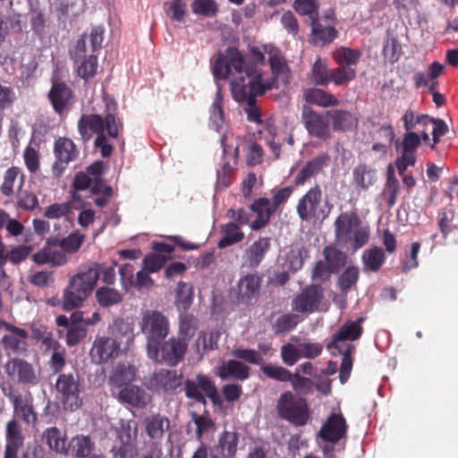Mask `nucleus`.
I'll return each instance as SVG.
<instances>
[{"label": "nucleus", "mask_w": 458, "mask_h": 458, "mask_svg": "<svg viewBox=\"0 0 458 458\" xmlns=\"http://www.w3.org/2000/svg\"><path fill=\"white\" fill-rule=\"evenodd\" d=\"M323 192L320 185L316 183L302 195L296 205V212L301 221L309 222L312 219L325 220L328 217L333 205L327 200L326 208H320Z\"/></svg>", "instance_id": "20e7f679"}, {"label": "nucleus", "mask_w": 458, "mask_h": 458, "mask_svg": "<svg viewBox=\"0 0 458 458\" xmlns=\"http://www.w3.org/2000/svg\"><path fill=\"white\" fill-rule=\"evenodd\" d=\"M301 123L310 137L327 141L332 138V129L326 113H318L311 106L301 108Z\"/></svg>", "instance_id": "6e6552de"}, {"label": "nucleus", "mask_w": 458, "mask_h": 458, "mask_svg": "<svg viewBox=\"0 0 458 458\" xmlns=\"http://www.w3.org/2000/svg\"><path fill=\"white\" fill-rule=\"evenodd\" d=\"M268 63L274 75L272 80H275L276 82V79L280 77H288V73L290 72L289 66L278 49L274 48L268 52Z\"/></svg>", "instance_id": "79ce46f5"}, {"label": "nucleus", "mask_w": 458, "mask_h": 458, "mask_svg": "<svg viewBox=\"0 0 458 458\" xmlns=\"http://www.w3.org/2000/svg\"><path fill=\"white\" fill-rule=\"evenodd\" d=\"M347 430L346 420L338 409L333 411L319 430V437L326 442L335 444L342 439Z\"/></svg>", "instance_id": "4468645a"}, {"label": "nucleus", "mask_w": 458, "mask_h": 458, "mask_svg": "<svg viewBox=\"0 0 458 458\" xmlns=\"http://www.w3.org/2000/svg\"><path fill=\"white\" fill-rule=\"evenodd\" d=\"M117 400L135 408H144L150 403L151 396L144 388L130 385L119 391Z\"/></svg>", "instance_id": "4be33fe9"}, {"label": "nucleus", "mask_w": 458, "mask_h": 458, "mask_svg": "<svg viewBox=\"0 0 458 458\" xmlns=\"http://www.w3.org/2000/svg\"><path fill=\"white\" fill-rule=\"evenodd\" d=\"M71 209L72 206L70 202L55 203L46 208L44 216L48 219H58L67 216L71 212Z\"/></svg>", "instance_id": "338daca9"}, {"label": "nucleus", "mask_w": 458, "mask_h": 458, "mask_svg": "<svg viewBox=\"0 0 458 458\" xmlns=\"http://www.w3.org/2000/svg\"><path fill=\"white\" fill-rule=\"evenodd\" d=\"M191 10L195 14L213 17L216 15L219 8L215 0H195L191 4Z\"/></svg>", "instance_id": "13d9d810"}, {"label": "nucleus", "mask_w": 458, "mask_h": 458, "mask_svg": "<svg viewBox=\"0 0 458 458\" xmlns=\"http://www.w3.org/2000/svg\"><path fill=\"white\" fill-rule=\"evenodd\" d=\"M86 298V296H82L74 289H71L69 285L63 295L62 308L65 311H71L79 308Z\"/></svg>", "instance_id": "052dcab7"}, {"label": "nucleus", "mask_w": 458, "mask_h": 458, "mask_svg": "<svg viewBox=\"0 0 458 458\" xmlns=\"http://www.w3.org/2000/svg\"><path fill=\"white\" fill-rule=\"evenodd\" d=\"M54 153L55 161L52 165V172L55 177H60L68 164L77 158L79 151L71 139L59 138L55 141Z\"/></svg>", "instance_id": "f8f14e48"}, {"label": "nucleus", "mask_w": 458, "mask_h": 458, "mask_svg": "<svg viewBox=\"0 0 458 458\" xmlns=\"http://www.w3.org/2000/svg\"><path fill=\"white\" fill-rule=\"evenodd\" d=\"M140 325L141 331L147 338V352L156 356V346L169 333V323L166 317H143Z\"/></svg>", "instance_id": "9b49d317"}, {"label": "nucleus", "mask_w": 458, "mask_h": 458, "mask_svg": "<svg viewBox=\"0 0 458 458\" xmlns=\"http://www.w3.org/2000/svg\"><path fill=\"white\" fill-rule=\"evenodd\" d=\"M138 428L135 423L128 421L121 426L118 433V443L136 444Z\"/></svg>", "instance_id": "69168bd1"}, {"label": "nucleus", "mask_w": 458, "mask_h": 458, "mask_svg": "<svg viewBox=\"0 0 458 458\" xmlns=\"http://www.w3.org/2000/svg\"><path fill=\"white\" fill-rule=\"evenodd\" d=\"M85 235L78 231L70 233L68 236L61 239V249L70 254L77 252L82 246Z\"/></svg>", "instance_id": "4d7b16f0"}, {"label": "nucleus", "mask_w": 458, "mask_h": 458, "mask_svg": "<svg viewBox=\"0 0 458 458\" xmlns=\"http://www.w3.org/2000/svg\"><path fill=\"white\" fill-rule=\"evenodd\" d=\"M327 114L335 131H350L358 124L355 114L347 110L331 109L327 111Z\"/></svg>", "instance_id": "393cba45"}, {"label": "nucleus", "mask_w": 458, "mask_h": 458, "mask_svg": "<svg viewBox=\"0 0 458 458\" xmlns=\"http://www.w3.org/2000/svg\"><path fill=\"white\" fill-rule=\"evenodd\" d=\"M6 370L8 374L17 376L19 380L25 383H31L36 379L31 365L21 360L9 361L6 365Z\"/></svg>", "instance_id": "4c0bfd02"}, {"label": "nucleus", "mask_w": 458, "mask_h": 458, "mask_svg": "<svg viewBox=\"0 0 458 458\" xmlns=\"http://www.w3.org/2000/svg\"><path fill=\"white\" fill-rule=\"evenodd\" d=\"M95 447L94 442L89 436L77 435L73 437L67 446V455L77 458H85L90 454Z\"/></svg>", "instance_id": "c756f323"}, {"label": "nucleus", "mask_w": 458, "mask_h": 458, "mask_svg": "<svg viewBox=\"0 0 458 458\" xmlns=\"http://www.w3.org/2000/svg\"><path fill=\"white\" fill-rule=\"evenodd\" d=\"M330 70L327 62L318 59L312 65L310 78L318 86H326L329 83Z\"/></svg>", "instance_id": "5fc2aeb1"}, {"label": "nucleus", "mask_w": 458, "mask_h": 458, "mask_svg": "<svg viewBox=\"0 0 458 458\" xmlns=\"http://www.w3.org/2000/svg\"><path fill=\"white\" fill-rule=\"evenodd\" d=\"M361 260L364 269L377 272L385 263V252L381 248L377 246L370 248L363 252Z\"/></svg>", "instance_id": "a19ab883"}, {"label": "nucleus", "mask_w": 458, "mask_h": 458, "mask_svg": "<svg viewBox=\"0 0 458 458\" xmlns=\"http://www.w3.org/2000/svg\"><path fill=\"white\" fill-rule=\"evenodd\" d=\"M399 189L400 183L395 176L394 169L392 165H389L387 166L386 181L382 191V195L389 208H392L396 203Z\"/></svg>", "instance_id": "58836bf2"}, {"label": "nucleus", "mask_w": 458, "mask_h": 458, "mask_svg": "<svg viewBox=\"0 0 458 458\" xmlns=\"http://www.w3.org/2000/svg\"><path fill=\"white\" fill-rule=\"evenodd\" d=\"M249 367L238 360H229L224 362L217 368L216 374L223 379L227 377H235L244 380L249 377Z\"/></svg>", "instance_id": "72a5a7b5"}, {"label": "nucleus", "mask_w": 458, "mask_h": 458, "mask_svg": "<svg viewBox=\"0 0 458 458\" xmlns=\"http://www.w3.org/2000/svg\"><path fill=\"white\" fill-rule=\"evenodd\" d=\"M250 209L257 217L250 224L252 231H259L266 227L271 216L276 213L275 209L270 205V199L260 197L255 199L250 206Z\"/></svg>", "instance_id": "aec40b11"}, {"label": "nucleus", "mask_w": 458, "mask_h": 458, "mask_svg": "<svg viewBox=\"0 0 458 458\" xmlns=\"http://www.w3.org/2000/svg\"><path fill=\"white\" fill-rule=\"evenodd\" d=\"M98 281V273L91 267L71 277L69 285L82 296H89Z\"/></svg>", "instance_id": "b1692460"}, {"label": "nucleus", "mask_w": 458, "mask_h": 458, "mask_svg": "<svg viewBox=\"0 0 458 458\" xmlns=\"http://www.w3.org/2000/svg\"><path fill=\"white\" fill-rule=\"evenodd\" d=\"M356 77V71L352 67H345L338 65V67L331 69L329 74V82L335 85H344Z\"/></svg>", "instance_id": "603ef678"}, {"label": "nucleus", "mask_w": 458, "mask_h": 458, "mask_svg": "<svg viewBox=\"0 0 458 458\" xmlns=\"http://www.w3.org/2000/svg\"><path fill=\"white\" fill-rule=\"evenodd\" d=\"M144 424L147 435L155 443H159L165 433L170 428L169 419L160 414L146 418Z\"/></svg>", "instance_id": "bb28decb"}, {"label": "nucleus", "mask_w": 458, "mask_h": 458, "mask_svg": "<svg viewBox=\"0 0 458 458\" xmlns=\"http://www.w3.org/2000/svg\"><path fill=\"white\" fill-rule=\"evenodd\" d=\"M56 399L64 409L75 411L82 403L78 380L72 374H61L55 382Z\"/></svg>", "instance_id": "9d476101"}, {"label": "nucleus", "mask_w": 458, "mask_h": 458, "mask_svg": "<svg viewBox=\"0 0 458 458\" xmlns=\"http://www.w3.org/2000/svg\"><path fill=\"white\" fill-rule=\"evenodd\" d=\"M456 210L452 205L441 208L437 213V225L439 231L445 239L450 233L458 229V224H454Z\"/></svg>", "instance_id": "e433bc0d"}, {"label": "nucleus", "mask_w": 458, "mask_h": 458, "mask_svg": "<svg viewBox=\"0 0 458 458\" xmlns=\"http://www.w3.org/2000/svg\"><path fill=\"white\" fill-rule=\"evenodd\" d=\"M86 34H82L74 47L70 49L69 55L77 65L78 76L85 81H89L96 75L98 64L97 54H88L89 49L86 46Z\"/></svg>", "instance_id": "423d86ee"}, {"label": "nucleus", "mask_w": 458, "mask_h": 458, "mask_svg": "<svg viewBox=\"0 0 458 458\" xmlns=\"http://www.w3.org/2000/svg\"><path fill=\"white\" fill-rule=\"evenodd\" d=\"M14 412L21 416L26 422H35L37 418L33 411L32 405L29 400L21 396H15L13 399Z\"/></svg>", "instance_id": "6e6d98bb"}, {"label": "nucleus", "mask_w": 458, "mask_h": 458, "mask_svg": "<svg viewBox=\"0 0 458 458\" xmlns=\"http://www.w3.org/2000/svg\"><path fill=\"white\" fill-rule=\"evenodd\" d=\"M360 224L356 212L340 214L334 224L336 242L352 251L362 248L368 243L370 232L368 226H361Z\"/></svg>", "instance_id": "f03ea898"}, {"label": "nucleus", "mask_w": 458, "mask_h": 458, "mask_svg": "<svg viewBox=\"0 0 458 458\" xmlns=\"http://www.w3.org/2000/svg\"><path fill=\"white\" fill-rule=\"evenodd\" d=\"M182 385V375L175 370L159 369L148 382V389L163 394L174 393Z\"/></svg>", "instance_id": "ddd939ff"}, {"label": "nucleus", "mask_w": 458, "mask_h": 458, "mask_svg": "<svg viewBox=\"0 0 458 458\" xmlns=\"http://www.w3.org/2000/svg\"><path fill=\"white\" fill-rule=\"evenodd\" d=\"M43 439L51 450L67 455L66 435L61 429L55 427L47 428L43 433Z\"/></svg>", "instance_id": "c85d7f7f"}, {"label": "nucleus", "mask_w": 458, "mask_h": 458, "mask_svg": "<svg viewBox=\"0 0 458 458\" xmlns=\"http://www.w3.org/2000/svg\"><path fill=\"white\" fill-rule=\"evenodd\" d=\"M0 327L9 331V334L5 335L3 338V343L6 349L13 351L24 350V341L27 337V333L23 329L2 322L0 323Z\"/></svg>", "instance_id": "2f4dec72"}, {"label": "nucleus", "mask_w": 458, "mask_h": 458, "mask_svg": "<svg viewBox=\"0 0 458 458\" xmlns=\"http://www.w3.org/2000/svg\"><path fill=\"white\" fill-rule=\"evenodd\" d=\"M304 99L310 104H314L323 107L335 106L339 105V99L331 93L321 89H308L304 92Z\"/></svg>", "instance_id": "473e14b6"}, {"label": "nucleus", "mask_w": 458, "mask_h": 458, "mask_svg": "<svg viewBox=\"0 0 458 458\" xmlns=\"http://www.w3.org/2000/svg\"><path fill=\"white\" fill-rule=\"evenodd\" d=\"M333 56L338 65L352 67L358 64L361 52L359 49L341 47L335 50Z\"/></svg>", "instance_id": "c03bdc74"}, {"label": "nucleus", "mask_w": 458, "mask_h": 458, "mask_svg": "<svg viewBox=\"0 0 458 458\" xmlns=\"http://www.w3.org/2000/svg\"><path fill=\"white\" fill-rule=\"evenodd\" d=\"M323 297V291L318 285H309L293 300V308L299 312H315Z\"/></svg>", "instance_id": "dca6fc26"}, {"label": "nucleus", "mask_w": 458, "mask_h": 458, "mask_svg": "<svg viewBox=\"0 0 458 458\" xmlns=\"http://www.w3.org/2000/svg\"><path fill=\"white\" fill-rule=\"evenodd\" d=\"M324 261L336 274L345 265L347 256L342 250L333 247L326 246L323 249Z\"/></svg>", "instance_id": "37998d69"}, {"label": "nucleus", "mask_w": 458, "mask_h": 458, "mask_svg": "<svg viewBox=\"0 0 458 458\" xmlns=\"http://www.w3.org/2000/svg\"><path fill=\"white\" fill-rule=\"evenodd\" d=\"M156 347V356L148 352L149 359L157 362H164L169 366H176L183 360L188 349V343L183 338L173 336L165 342L161 341Z\"/></svg>", "instance_id": "1a4fd4ad"}, {"label": "nucleus", "mask_w": 458, "mask_h": 458, "mask_svg": "<svg viewBox=\"0 0 458 458\" xmlns=\"http://www.w3.org/2000/svg\"><path fill=\"white\" fill-rule=\"evenodd\" d=\"M96 299L101 307H110L122 301V294L115 289L107 286L99 287L96 292Z\"/></svg>", "instance_id": "de8ad7c7"}, {"label": "nucleus", "mask_w": 458, "mask_h": 458, "mask_svg": "<svg viewBox=\"0 0 458 458\" xmlns=\"http://www.w3.org/2000/svg\"><path fill=\"white\" fill-rule=\"evenodd\" d=\"M192 287L184 282H179L176 288L175 304L180 311H186L192 303Z\"/></svg>", "instance_id": "09e8293b"}, {"label": "nucleus", "mask_w": 458, "mask_h": 458, "mask_svg": "<svg viewBox=\"0 0 458 458\" xmlns=\"http://www.w3.org/2000/svg\"><path fill=\"white\" fill-rule=\"evenodd\" d=\"M16 206L24 211H34L39 206L37 194L28 190H20L16 195Z\"/></svg>", "instance_id": "864d4df0"}, {"label": "nucleus", "mask_w": 458, "mask_h": 458, "mask_svg": "<svg viewBox=\"0 0 458 458\" xmlns=\"http://www.w3.org/2000/svg\"><path fill=\"white\" fill-rule=\"evenodd\" d=\"M270 248V238L259 237L245 251L246 262L251 268H257Z\"/></svg>", "instance_id": "cd10ccee"}, {"label": "nucleus", "mask_w": 458, "mask_h": 458, "mask_svg": "<svg viewBox=\"0 0 458 458\" xmlns=\"http://www.w3.org/2000/svg\"><path fill=\"white\" fill-rule=\"evenodd\" d=\"M226 52L232 77L243 75L247 71L250 72L257 71L254 66L246 63L243 55L237 48L228 47Z\"/></svg>", "instance_id": "c9c22d12"}, {"label": "nucleus", "mask_w": 458, "mask_h": 458, "mask_svg": "<svg viewBox=\"0 0 458 458\" xmlns=\"http://www.w3.org/2000/svg\"><path fill=\"white\" fill-rule=\"evenodd\" d=\"M114 458H134L138 454L136 444L116 443L112 449Z\"/></svg>", "instance_id": "774afa93"}, {"label": "nucleus", "mask_w": 458, "mask_h": 458, "mask_svg": "<svg viewBox=\"0 0 458 458\" xmlns=\"http://www.w3.org/2000/svg\"><path fill=\"white\" fill-rule=\"evenodd\" d=\"M363 318L357 320H347L339 329L338 333L334 335L333 343L329 347L334 346L335 349L342 351L344 341H355L361 333Z\"/></svg>", "instance_id": "5701e85b"}, {"label": "nucleus", "mask_w": 458, "mask_h": 458, "mask_svg": "<svg viewBox=\"0 0 458 458\" xmlns=\"http://www.w3.org/2000/svg\"><path fill=\"white\" fill-rule=\"evenodd\" d=\"M220 446L225 456L231 457L234 455L237 450L238 437L235 432H225L221 437Z\"/></svg>", "instance_id": "0e129e2a"}, {"label": "nucleus", "mask_w": 458, "mask_h": 458, "mask_svg": "<svg viewBox=\"0 0 458 458\" xmlns=\"http://www.w3.org/2000/svg\"><path fill=\"white\" fill-rule=\"evenodd\" d=\"M333 274H335L324 260L315 262L311 270V279L318 284L328 281Z\"/></svg>", "instance_id": "bf43d9fd"}, {"label": "nucleus", "mask_w": 458, "mask_h": 458, "mask_svg": "<svg viewBox=\"0 0 458 458\" xmlns=\"http://www.w3.org/2000/svg\"><path fill=\"white\" fill-rule=\"evenodd\" d=\"M276 87L275 80L263 81L258 71L246 72L243 75H234L230 80V89L233 98L238 102L255 101L257 97L264 95Z\"/></svg>", "instance_id": "7ed1b4c3"}, {"label": "nucleus", "mask_w": 458, "mask_h": 458, "mask_svg": "<svg viewBox=\"0 0 458 458\" xmlns=\"http://www.w3.org/2000/svg\"><path fill=\"white\" fill-rule=\"evenodd\" d=\"M261 277L257 274H248L238 282V299L245 304L256 302L259 296Z\"/></svg>", "instance_id": "6ab92c4d"}, {"label": "nucleus", "mask_w": 458, "mask_h": 458, "mask_svg": "<svg viewBox=\"0 0 458 458\" xmlns=\"http://www.w3.org/2000/svg\"><path fill=\"white\" fill-rule=\"evenodd\" d=\"M56 323L67 328L68 345H75L86 336L89 323L83 319V317H57Z\"/></svg>", "instance_id": "a211bd4d"}, {"label": "nucleus", "mask_w": 458, "mask_h": 458, "mask_svg": "<svg viewBox=\"0 0 458 458\" xmlns=\"http://www.w3.org/2000/svg\"><path fill=\"white\" fill-rule=\"evenodd\" d=\"M330 162V156L327 153H321L309 160L298 172L293 180L295 186L304 185L311 177L319 174Z\"/></svg>", "instance_id": "412c9836"}, {"label": "nucleus", "mask_w": 458, "mask_h": 458, "mask_svg": "<svg viewBox=\"0 0 458 458\" xmlns=\"http://www.w3.org/2000/svg\"><path fill=\"white\" fill-rule=\"evenodd\" d=\"M360 277V269L355 266H349L338 276L336 285L341 293L347 294L352 289H356Z\"/></svg>", "instance_id": "ea45409f"}, {"label": "nucleus", "mask_w": 458, "mask_h": 458, "mask_svg": "<svg viewBox=\"0 0 458 458\" xmlns=\"http://www.w3.org/2000/svg\"><path fill=\"white\" fill-rule=\"evenodd\" d=\"M23 437L21 427L16 420H11L6 427V445L14 448H20L22 445Z\"/></svg>", "instance_id": "680f3d73"}, {"label": "nucleus", "mask_w": 458, "mask_h": 458, "mask_svg": "<svg viewBox=\"0 0 458 458\" xmlns=\"http://www.w3.org/2000/svg\"><path fill=\"white\" fill-rule=\"evenodd\" d=\"M340 352H343V359L339 377L341 382L344 384L348 380L352 368V354L354 352V346L347 344L344 350L342 349Z\"/></svg>", "instance_id": "e2e57ef3"}, {"label": "nucleus", "mask_w": 458, "mask_h": 458, "mask_svg": "<svg viewBox=\"0 0 458 458\" xmlns=\"http://www.w3.org/2000/svg\"><path fill=\"white\" fill-rule=\"evenodd\" d=\"M224 120L223 96L221 89H218L214 102L210 107V123L215 130L219 131L223 127Z\"/></svg>", "instance_id": "3c124183"}, {"label": "nucleus", "mask_w": 458, "mask_h": 458, "mask_svg": "<svg viewBox=\"0 0 458 458\" xmlns=\"http://www.w3.org/2000/svg\"><path fill=\"white\" fill-rule=\"evenodd\" d=\"M137 369L129 363L117 364L108 378V383L113 387L123 388L130 386L136 379Z\"/></svg>", "instance_id": "a878e982"}, {"label": "nucleus", "mask_w": 458, "mask_h": 458, "mask_svg": "<svg viewBox=\"0 0 458 458\" xmlns=\"http://www.w3.org/2000/svg\"><path fill=\"white\" fill-rule=\"evenodd\" d=\"M353 180L357 186L368 189L377 180L376 171L366 165H360L353 169Z\"/></svg>", "instance_id": "a18cd8bd"}, {"label": "nucleus", "mask_w": 458, "mask_h": 458, "mask_svg": "<svg viewBox=\"0 0 458 458\" xmlns=\"http://www.w3.org/2000/svg\"><path fill=\"white\" fill-rule=\"evenodd\" d=\"M47 98L54 111L58 114H63L72 106L74 101L73 91L64 81H54Z\"/></svg>", "instance_id": "2eb2a0df"}, {"label": "nucleus", "mask_w": 458, "mask_h": 458, "mask_svg": "<svg viewBox=\"0 0 458 458\" xmlns=\"http://www.w3.org/2000/svg\"><path fill=\"white\" fill-rule=\"evenodd\" d=\"M19 175L21 176V188L24 181V175L21 174V169L17 166H12L5 171L4 182L0 187V191L4 196L10 197L13 194L14 182Z\"/></svg>", "instance_id": "8fccbe9b"}, {"label": "nucleus", "mask_w": 458, "mask_h": 458, "mask_svg": "<svg viewBox=\"0 0 458 458\" xmlns=\"http://www.w3.org/2000/svg\"><path fill=\"white\" fill-rule=\"evenodd\" d=\"M123 129V123L117 115V104L114 100L106 102V114H83L78 121V131L82 141L88 142L94 134L97 138L94 146L99 148L103 157L112 155L114 148L108 143L107 136L117 139Z\"/></svg>", "instance_id": "f257e3e1"}, {"label": "nucleus", "mask_w": 458, "mask_h": 458, "mask_svg": "<svg viewBox=\"0 0 458 458\" xmlns=\"http://www.w3.org/2000/svg\"><path fill=\"white\" fill-rule=\"evenodd\" d=\"M293 8L299 15L307 16L310 21L319 16L318 0H294Z\"/></svg>", "instance_id": "49530a36"}, {"label": "nucleus", "mask_w": 458, "mask_h": 458, "mask_svg": "<svg viewBox=\"0 0 458 458\" xmlns=\"http://www.w3.org/2000/svg\"><path fill=\"white\" fill-rule=\"evenodd\" d=\"M226 136L224 135L221 138V146L223 148L224 159L220 167L216 171V188L218 190H224L230 186L232 182V177L233 174V168L228 161L225 160V155L228 152L225 145Z\"/></svg>", "instance_id": "f704fd0d"}, {"label": "nucleus", "mask_w": 458, "mask_h": 458, "mask_svg": "<svg viewBox=\"0 0 458 458\" xmlns=\"http://www.w3.org/2000/svg\"><path fill=\"white\" fill-rule=\"evenodd\" d=\"M280 416L298 426L307 423L310 412L307 403L302 398L295 397L291 392L283 394L277 403Z\"/></svg>", "instance_id": "0eeeda50"}, {"label": "nucleus", "mask_w": 458, "mask_h": 458, "mask_svg": "<svg viewBox=\"0 0 458 458\" xmlns=\"http://www.w3.org/2000/svg\"><path fill=\"white\" fill-rule=\"evenodd\" d=\"M222 238L217 242L219 249H225L243 241L245 235L241 226L234 222H229L221 226Z\"/></svg>", "instance_id": "7c9ffc66"}, {"label": "nucleus", "mask_w": 458, "mask_h": 458, "mask_svg": "<svg viewBox=\"0 0 458 458\" xmlns=\"http://www.w3.org/2000/svg\"><path fill=\"white\" fill-rule=\"evenodd\" d=\"M120 352V344L111 337H99L90 350L91 360L102 364L116 358Z\"/></svg>", "instance_id": "f3484780"}, {"label": "nucleus", "mask_w": 458, "mask_h": 458, "mask_svg": "<svg viewBox=\"0 0 458 458\" xmlns=\"http://www.w3.org/2000/svg\"><path fill=\"white\" fill-rule=\"evenodd\" d=\"M311 27L309 42L318 47L331 44L337 37L335 16L333 10H327L322 16L310 21Z\"/></svg>", "instance_id": "39448f33"}]
</instances>
